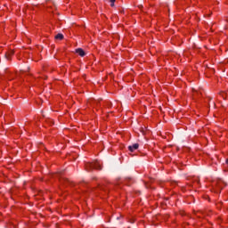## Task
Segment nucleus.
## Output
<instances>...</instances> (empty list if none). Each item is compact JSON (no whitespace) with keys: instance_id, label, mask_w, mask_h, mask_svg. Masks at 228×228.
Listing matches in <instances>:
<instances>
[{"instance_id":"1a4fd4ad","label":"nucleus","mask_w":228,"mask_h":228,"mask_svg":"<svg viewBox=\"0 0 228 228\" xmlns=\"http://www.w3.org/2000/svg\"><path fill=\"white\" fill-rule=\"evenodd\" d=\"M225 162H226V165H228V159H226Z\"/></svg>"},{"instance_id":"20e7f679","label":"nucleus","mask_w":228,"mask_h":228,"mask_svg":"<svg viewBox=\"0 0 228 228\" xmlns=\"http://www.w3.org/2000/svg\"><path fill=\"white\" fill-rule=\"evenodd\" d=\"M55 40H63V34L59 33L55 36Z\"/></svg>"},{"instance_id":"f257e3e1","label":"nucleus","mask_w":228,"mask_h":228,"mask_svg":"<svg viewBox=\"0 0 228 228\" xmlns=\"http://www.w3.org/2000/svg\"><path fill=\"white\" fill-rule=\"evenodd\" d=\"M101 164L99 163V162H97V161H95V162H93V163H87L86 165V169L87 170V171H89V170H94V169H95V170H101Z\"/></svg>"},{"instance_id":"423d86ee","label":"nucleus","mask_w":228,"mask_h":228,"mask_svg":"<svg viewBox=\"0 0 228 228\" xmlns=\"http://www.w3.org/2000/svg\"><path fill=\"white\" fill-rule=\"evenodd\" d=\"M110 1V6H115V1L116 0H109Z\"/></svg>"},{"instance_id":"9d476101","label":"nucleus","mask_w":228,"mask_h":228,"mask_svg":"<svg viewBox=\"0 0 228 228\" xmlns=\"http://www.w3.org/2000/svg\"><path fill=\"white\" fill-rule=\"evenodd\" d=\"M102 188V190H104V188L103 187H101Z\"/></svg>"},{"instance_id":"39448f33","label":"nucleus","mask_w":228,"mask_h":228,"mask_svg":"<svg viewBox=\"0 0 228 228\" xmlns=\"http://www.w3.org/2000/svg\"><path fill=\"white\" fill-rule=\"evenodd\" d=\"M12 54H13V51H11V52H9L8 53H6V54H5L6 59H7V60H10V56H12Z\"/></svg>"},{"instance_id":"6e6552de","label":"nucleus","mask_w":228,"mask_h":228,"mask_svg":"<svg viewBox=\"0 0 228 228\" xmlns=\"http://www.w3.org/2000/svg\"><path fill=\"white\" fill-rule=\"evenodd\" d=\"M193 92H195L196 94H199V92H197L195 89H193Z\"/></svg>"},{"instance_id":"0eeeda50","label":"nucleus","mask_w":228,"mask_h":228,"mask_svg":"<svg viewBox=\"0 0 228 228\" xmlns=\"http://www.w3.org/2000/svg\"><path fill=\"white\" fill-rule=\"evenodd\" d=\"M220 95H222L223 99H225V96H224V93H220Z\"/></svg>"},{"instance_id":"f03ea898","label":"nucleus","mask_w":228,"mask_h":228,"mask_svg":"<svg viewBox=\"0 0 228 228\" xmlns=\"http://www.w3.org/2000/svg\"><path fill=\"white\" fill-rule=\"evenodd\" d=\"M138 147H140V144L134 143L133 145L128 146V150L130 152H134V151H137Z\"/></svg>"},{"instance_id":"7ed1b4c3","label":"nucleus","mask_w":228,"mask_h":228,"mask_svg":"<svg viewBox=\"0 0 228 228\" xmlns=\"http://www.w3.org/2000/svg\"><path fill=\"white\" fill-rule=\"evenodd\" d=\"M76 53L77 54H79V56H81L83 58V56H86V53H85V50H83L82 48H77L76 50Z\"/></svg>"}]
</instances>
